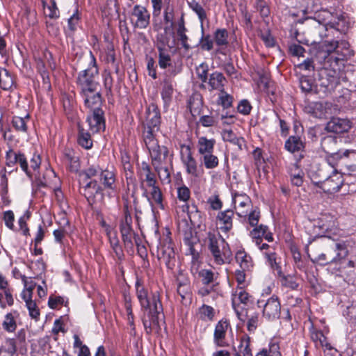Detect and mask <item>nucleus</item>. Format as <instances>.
Returning <instances> with one entry per match:
<instances>
[{
	"label": "nucleus",
	"mask_w": 356,
	"mask_h": 356,
	"mask_svg": "<svg viewBox=\"0 0 356 356\" xmlns=\"http://www.w3.org/2000/svg\"><path fill=\"white\" fill-rule=\"evenodd\" d=\"M337 139L336 137L327 136L322 138L321 146L326 154L334 155V156H338L341 152L339 151L335 152L337 149Z\"/></svg>",
	"instance_id": "nucleus-28"
},
{
	"label": "nucleus",
	"mask_w": 356,
	"mask_h": 356,
	"mask_svg": "<svg viewBox=\"0 0 356 356\" xmlns=\"http://www.w3.org/2000/svg\"><path fill=\"white\" fill-rule=\"evenodd\" d=\"M233 216V211L227 210L223 212L218 213V218L220 222H222L224 225L223 228L229 229L232 227V216Z\"/></svg>",
	"instance_id": "nucleus-55"
},
{
	"label": "nucleus",
	"mask_w": 356,
	"mask_h": 356,
	"mask_svg": "<svg viewBox=\"0 0 356 356\" xmlns=\"http://www.w3.org/2000/svg\"><path fill=\"white\" fill-rule=\"evenodd\" d=\"M281 305L277 297L272 296L264 305L263 315L269 320L278 318L280 314Z\"/></svg>",
	"instance_id": "nucleus-21"
},
{
	"label": "nucleus",
	"mask_w": 356,
	"mask_h": 356,
	"mask_svg": "<svg viewBox=\"0 0 356 356\" xmlns=\"http://www.w3.org/2000/svg\"><path fill=\"white\" fill-rule=\"evenodd\" d=\"M298 163L299 162H296L294 163V167L296 168L297 170L296 173H293L292 170L289 171L291 184L296 186H300L303 183L304 173L300 168Z\"/></svg>",
	"instance_id": "nucleus-48"
},
{
	"label": "nucleus",
	"mask_w": 356,
	"mask_h": 356,
	"mask_svg": "<svg viewBox=\"0 0 356 356\" xmlns=\"http://www.w3.org/2000/svg\"><path fill=\"white\" fill-rule=\"evenodd\" d=\"M190 8L197 15L202 23L207 19V14L203 6L199 1H188Z\"/></svg>",
	"instance_id": "nucleus-51"
},
{
	"label": "nucleus",
	"mask_w": 356,
	"mask_h": 356,
	"mask_svg": "<svg viewBox=\"0 0 356 356\" xmlns=\"http://www.w3.org/2000/svg\"><path fill=\"white\" fill-rule=\"evenodd\" d=\"M218 104L222 106L224 109L230 108L232 104V97L224 90V92H220V95H219Z\"/></svg>",
	"instance_id": "nucleus-59"
},
{
	"label": "nucleus",
	"mask_w": 356,
	"mask_h": 356,
	"mask_svg": "<svg viewBox=\"0 0 356 356\" xmlns=\"http://www.w3.org/2000/svg\"><path fill=\"white\" fill-rule=\"evenodd\" d=\"M26 306L29 310V315L32 318L37 320L40 316V311L35 301L29 300L26 301Z\"/></svg>",
	"instance_id": "nucleus-63"
},
{
	"label": "nucleus",
	"mask_w": 356,
	"mask_h": 356,
	"mask_svg": "<svg viewBox=\"0 0 356 356\" xmlns=\"http://www.w3.org/2000/svg\"><path fill=\"white\" fill-rule=\"evenodd\" d=\"M343 181L342 175L334 170L330 176L323 180L320 190L325 193H337L342 186Z\"/></svg>",
	"instance_id": "nucleus-11"
},
{
	"label": "nucleus",
	"mask_w": 356,
	"mask_h": 356,
	"mask_svg": "<svg viewBox=\"0 0 356 356\" xmlns=\"http://www.w3.org/2000/svg\"><path fill=\"white\" fill-rule=\"evenodd\" d=\"M300 86L302 91L305 92H309L315 90L313 81L308 76L300 77Z\"/></svg>",
	"instance_id": "nucleus-57"
},
{
	"label": "nucleus",
	"mask_w": 356,
	"mask_h": 356,
	"mask_svg": "<svg viewBox=\"0 0 356 356\" xmlns=\"http://www.w3.org/2000/svg\"><path fill=\"white\" fill-rule=\"evenodd\" d=\"M321 47L327 55L336 51L338 55L337 60H345L353 56V51L350 49V44L346 40H325L321 44Z\"/></svg>",
	"instance_id": "nucleus-9"
},
{
	"label": "nucleus",
	"mask_w": 356,
	"mask_h": 356,
	"mask_svg": "<svg viewBox=\"0 0 356 356\" xmlns=\"http://www.w3.org/2000/svg\"><path fill=\"white\" fill-rule=\"evenodd\" d=\"M254 73L251 72L252 79L264 85L265 88H267L268 79L267 75L265 74L263 67L261 66L257 65L254 67Z\"/></svg>",
	"instance_id": "nucleus-45"
},
{
	"label": "nucleus",
	"mask_w": 356,
	"mask_h": 356,
	"mask_svg": "<svg viewBox=\"0 0 356 356\" xmlns=\"http://www.w3.org/2000/svg\"><path fill=\"white\" fill-rule=\"evenodd\" d=\"M108 240L111 248H112L118 260H122L124 257V254L117 235L115 234L113 236H109Z\"/></svg>",
	"instance_id": "nucleus-42"
},
{
	"label": "nucleus",
	"mask_w": 356,
	"mask_h": 356,
	"mask_svg": "<svg viewBox=\"0 0 356 356\" xmlns=\"http://www.w3.org/2000/svg\"><path fill=\"white\" fill-rule=\"evenodd\" d=\"M14 77L6 68H0V87L3 90H8L14 86Z\"/></svg>",
	"instance_id": "nucleus-36"
},
{
	"label": "nucleus",
	"mask_w": 356,
	"mask_h": 356,
	"mask_svg": "<svg viewBox=\"0 0 356 356\" xmlns=\"http://www.w3.org/2000/svg\"><path fill=\"white\" fill-rule=\"evenodd\" d=\"M207 83L211 87V90H216L223 93L225 86L227 83V79L222 73L216 71L209 75Z\"/></svg>",
	"instance_id": "nucleus-27"
},
{
	"label": "nucleus",
	"mask_w": 356,
	"mask_h": 356,
	"mask_svg": "<svg viewBox=\"0 0 356 356\" xmlns=\"http://www.w3.org/2000/svg\"><path fill=\"white\" fill-rule=\"evenodd\" d=\"M351 128L350 120L343 118H333L326 125V130L335 134H343L348 132Z\"/></svg>",
	"instance_id": "nucleus-23"
},
{
	"label": "nucleus",
	"mask_w": 356,
	"mask_h": 356,
	"mask_svg": "<svg viewBox=\"0 0 356 356\" xmlns=\"http://www.w3.org/2000/svg\"><path fill=\"white\" fill-rule=\"evenodd\" d=\"M44 8V13L47 17L51 19H57L60 16L59 10L56 1H42Z\"/></svg>",
	"instance_id": "nucleus-41"
},
{
	"label": "nucleus",
	"mask_w": 356,
	"mask_h": 356,
	"mask_svg": "<svg viewBox=\"0 0 356 356\" xmlns=\"http://www.w3.org/2000/svg\"><path fill=\"white\" fill-rule=\"evenodd\" d=\"M17 345L15 338H6L0 347V356H14L17 353Z\"/></svg>",
	"instance_id": "nucleus-33"
},
{
	"label": "nucleus",
	"mask_w": 356,
	"mask_h": 356,
	"mask_svg": "<svg viewBox=\"0 0 356 356\" xmlns=\"http://www.w3.org/2000/svg\"><path fill=\"white\" fill-rule=\"evenodd\" d=\"M213 40L215 44L218 46L216 49V53L225 55V49L228 44V32L225 29H218L214 33Z\"/></svg>",
	"instance_id": "nucleus-26"
},
{
	"label": "nucleus",
	"mask_w": 356,
	"mask_h": 356,
	"mask_svg": "<svg viewBox=\"0 0 356 356\" xmlns=\"http://www.w3.org/2000/svg\"><path fill=\"white\" fill-rule=\"evenodd\" d=\"M78 144L86 149H90L92 147V140L90 134L84 129L81 125H78Z\"/></svg>",
	"instance_id": "nucleus-34"
},
{
	"label": "nucleus",
	"mask_w": 356,
	"mask_h": 356,
	"mask_svg": "<svg viewBox=\"0 0 356 356\" xmlns=\"http://www.w3.org/2000/svg\"><path fill=\"white\" fill-rule=\"evenodd\" d=\"M90 60L86 69L80 71L76 78V84L79 94L90 91L95 92L101 89L99 81V68L93 53L90 51Z\"/></svg>",
	"instance_id": "nucleus-3"
},
{
	"label": "nucleus",
	"mask_w": 356,
	"mask_h": 356,
	"mask_svg": "<svg viewBox=\"0 0 356 356\" xmlns=\"http://www.w3.org/2000/svg\"><path fill=\"white\" fill-rule=\"evenodd\" d=\"M229 327V323L227 319L222 318L216 325L213 342L218 347H225L227 345L225 341L227 331Z\"/></svg>",
	"instance_id": "nucleus-20"
},
{
	"label": "nucleus",
	"mask_w": 356,
	"mask_h": 356,
	"mask_svg": "<svg viewBox=\"0 0 356 356\" xmlns=\"http://www.w3.org/2000/svg\"><path fill=\"white\" fill-rule=\"evenodd\" d=\"M181 149L185 148L186 152V155L181 153V160L186 168V172L195 177H198L197 162L193 156L191 146L181 145Z\"/></svg>",
	"instance_id": "nucleus-15"
},
{
	"label": "nucleus",
	"mask_w": 356,
	"mask_h": 356,
	"mask_svg": "<svg viewBox=\"0 0 356 356\" xmlns=\"http://www.w3.org/2000/svg\"><path fill=\"white\" fill-rule=\"evenodd\" d=\"M208 65L205 63H201L196 68V73L197 77L202 81L203 83L207 82L208 80Z\"/></svg>",
	"instance_id": "nucleus-62"
},
{
	"label": "nucleus",
	"mask_w": 356,
	"mask_h": 356,
	"mask_svg": "<svg viewBox=\"0 0 356 356\" xmlns=\"http://www.w3.org/2000/svg\"><path fill=\"white\" fill-rule=\"evenodd\" d=\"M165 70H166L164 72L163 80L172 81L174 77L182 72L183 64L181 60L174 61L171 63L170 66H168V68Z\"/></svg>",
	"instance_id": "nucleus-38"
},
{
	"label": "nucleus",
	"mask_w": 356,
	"mask_h": 356,
	"mask_svg": "<svg viewBox=\"0 0 356 356\" xmlns=\"http://www.w3.org/2000/svg\"><path fill=\"white\" fill-rule=\"evenodd\" d=\"M103 82L106 92V95L109 97L113 95L112 88L113 85V79L110 71L105 70L103 74Z\"/></svg>",
	"instance_id": "nucleus-49"
},
{
	"label": "nucleus",
	"mask_w": 356,
	"mask_h": 356,
	"mask_svg": "<svg viewBox=\"0 0 356 356\" xmlns=\"http://www.w3.org/2000/svg\"><path fill=\"white\" fill-rule=\"evenodd\" d=\"M6 165L8 168H11L8 173L13 171H17V164H19L22 170L25 172L29 179L33 178V173L30 170L28 164L27 158L24 152L20 150L15 151L12 148H9L5 155Z\"/></svg>",
	"instance_id": "nucleus-6"
},
{
	"label": "nucleus",
	"mask_w": 356,
	"mask_h": 356,
	"mask_svg": "<svg viewBox=\"0 0 356 356\" xmlns=\"http://www.w3.org/2000/svg\"><path fill=\"white\" fill-rule=\"evenodd\" d=\"M26 119H29V115H27L24 118L19 116L13 117L11 124L16 131L24 133H26L27 131Z\"/></svg>",
	"instance_id": "nucleus-46"
},
{
	"label": "nucleus",
	"mask_w": 356,
	"mask_h": 356,
	"mask_svg": "<svg viewBox=\"0 0 356 356\" xmlns=\"http://www.w3.org/2000/svg\"><path fill=\"white\" fill-rule=\"evenodd\" d=\"M284 148L292 154L298 153L296 162H300L304 158L305 144L298 136H291L284 143Z\"/></svg>",
	"instance_id": "nucleus-16"
},
{
	"label": "nucleus",
	"mask_w": 356,
	"mask_h": 356,
	"mask_svg": "<svg viewBox=\"0 0 356 356\" xmlns=\"http://www.w3.org/2000/svg\"><path fill=\"white\" fill-rule=\"evenodd\" d=\"M198 276L204 285H212L215 286L218 283L216 282L217 276L209 269H202L198 272Z\"/></svg>",
	"instance_id": "nucleus-39"
},
{
	"label": "nucleus",
	"mask_w": 356,
	"mask_h": 356,
	"mask_svg": "<svg viewBox=\"0 0 356 356\" xmlns=\"http://www.w3.org/2000/svg\"><path fill=\"white\" fill-rule=\"evenodd\" d=\"M80 95L83 99L84 106L90 109L94 110L97 108H102L104 99L102 94V88L98 89L95 92H86L81 93Z\"/></svg>",
	"instance_id": "nucleus-17"
},
{
	"label": "nucleus",
	"mask_w": 356,
	"mask_h": 356,
	"mask_svg": "<svg viewBox=\"0 0 356 356\" xmlns=\"http://www.w3.org/2000/svg\"><path fill=\"white\" fill-rule=\"evenodd\" d=\"M191 197V191L185 185L177 188V198L182 202H187Z\"/></svg>",
	"instance_id": "nucleus-64"
},
{
	"label": "nucleus",
	"mask_w": 356,
	"mask_h": 356,
	"mask_svg": "<svg viewBox=\"0 0 356 356\" xmlns=\"http://www.w3.org/2000/svg\"><path fill=\"white\" fill-rule=\"evenodd\" d=\"M215 143L216 140L214 139H208L205 136L200 137L197 141L198 153L201 156L213 153Z\"/></svg>",
	"instance_id": "nucleus-32"
},
{
	"label": "nucleus",
	"mask_w": 356,
	"mask_h": 356,
	"mask_svg": "<svg viewBox=\"0 0 356 356\" xmlns=\"http://www.w3.org/2000/svg\"><path fill=\"white\" fill-rule=\"evenodd\" d=\"M202 163L207 169H213L219 164V160L213 153H209L202 156Z\"/></svg>",
	"instance_id": "nucleus-47"
},
{
	"label": "nucleus",
	"mask_w": 356,
	"mask_h": 356,
	"mask_svg": "<svg viewBox=\"0 0 356 356\" xmlns=\"http://www.w3.org/2000/svg\"><path fill=\"white\" fill-rule=\"evenodd\" d=\"M168 42V40L167 38H163L160 40L156 44L159 57L158 63L159 67L162 70L167 69L168 66H170V64L172 63L170 51L165 47Z\"/></svg>",
	"instance_id": "nucleus-19"
},
{
	"label": "nucleus",
	"mask_w": 356,
	"mask_h": 356,
	"mask_svg": "<svg viewBox=\"0 0 356 356\" xmlns=\"http://www.w3.org/2000/svg\"><path fill=\"white\" fill-rule=\"evenodd\" d=\"M134 239L135 241H136V240L138 241V239H139L138 236H128L122 237V240L124 243V248H125L127 252L130 254H133L134 252V243L133 241Z\"/></svg>",
	"instance_id": "nucleus-60"
},
{
	"label": "nucleus",
	"mask_w": 356,
	"mask_h": 356,
	"mask_svg": "<svg viewBox=\"0 0 356 356\" xmlns=\"http://www.w3.org/2000/svg\"><path fill=\"white\" fill-rule=\"evenodd\" d=\"M61 220L63 222V225L59 229H55L53 232L55 242L60 245L63 244V239L67 234L66 227L70 225V221L67 218H63Z\"/></svg>",
	"instance_id": "nucleus-40"
},
{
	"label": "nucleus",
	"mask_w": 356,
	"mask_h": 356,
	"mask_svg": "<svg viewBox=\"0 0 356 356\" xmlns=\"http://www.w3.org/2000/svg\"><path fill=\"white\" fill-rule=\"evenodd\" d=\"M159 129L155 128H146L145 127V131L143 132V138L147 147H150L159 145L156 140L155 139V132Z\"/></svg>",
	"instance_id": "nucleus-44"
},
{
	"label": "nucleus",
	"mask_w": 356,
	"mask_h": 356,
	"mask_svg": "<svg viewBox=\"0 0 356 356\" xmlns=\"http://www.w3.org/2000/svg\"><path fill=\"white\" fill-rule=\"evenodd\" d=\"M63 160L68 166L70 172H77L80 168L79 157L70 148H65L63 152Z\"/></svg>",
	"instance_id": "nucleus-25"
},
{
	"label": "nucleus",
	"mask_w": 356,
	"mask_h": 356,
	"mask_svg": "<svg viewBox=\"0 0 356 356\" xmlns=\"http://www.w3.org/2000/svg\"><path fill=\"white\" fill-rule=\"evenodd\" d=\"M19 312L17 310L6 314L2 322V328L4 331L12 333L17 329L16 318L19 316Z\"/></svg>",
	"instance_id": "nucleus-31"
},
{
	"label": "nucleus",
	"mask_w": 356,
	"mask_h": 356,
	"mask_svg": "<svg viewBox=\"0 0 356 356\" xmlns=\"http://www.w3.org/2000/svg\"><path fill=\"white\" fill-rule=\"evenodd\" d=\"M332 104L327 102H313L305 106V111L316 118H323L327 114H332Z\"/></svg>",
	"instance_id": "nucleus-13"
},
{
	"label": "nucleus",
	"mask_w": 356,
	"mask_h": 356,
	"mask_svg": "<svg viewBox=\"0 0 356 356\" xmlns=\"http://www.w3.org/2000/svg\"><path fill=\"white\" fill-rule=\"evenodd\" d=\"M170 234L171 233L167 231V235L160 239L157 247V257L159 260L163 261L168 268L172 269L175 266V252Z\"/></svg>",
	"instance_id": "nucleus-8"
},
{
	"label": "nucleus",
	"mask_w": 356,
	"mask_h": 356,
	"mask_svg": "<svg viewBox=\"0 0 356 356\" xmlns=\"http://www.w3.org/2000/svg\"><path fill=\"white\" fill-rule=\"evenodd\" d=\"M135 288L141 310L144 312L141 320L146 333L150 334L154 330L159 332L160 321L165 318L160 292H152L149 296L147 289L144 286L143 280L139 278L136 279Z\"/></svg>",
	"instance_id": "nucleus-1"
},
{
	"label": "nucleus",
	"mask_w": 356,
	"mask_h": 356,
	"mask_svg": "<svg viewBox=\"0 0 356 356\" xmlns=\"http://www.w3.org/2000/svg\"><path fill=\"white\" fill-rule=\"evenodd\" d=\"M100 179L105 188L115 190V173L113 170L108 169L101 170Z\"/></svg>",
	"instance_id": "nucleus-35"
},
{
	"label": "nucleus",
	"mask_w": 356,
	"mask_h": 356,
	"mask_svg": "<svg viewBox=\"0 0 356 356\" xmlns=\"http://www.w3.org/2000/svg\"><path fill=\"white\" fill-rule=\"evenodd\" d=\"M183 241L184 244L188 247L191 254L194 256L195 254H197L194 248L195 244L197 243V239L195 236H193L191 231L185 233Z\"/></svg>",
	"instance_id": "nucleus-53"
},
{
	"label": "nucleus",
	"mask_w": 356,
	"mask_h": 356,
	"mask_svg": "<svg viewBox=\"0 0 356 356\" xmlns=\"http://www.w3.org/2000/svg\"><path fill=\"white\" fill-rule=\"evenodd\" d=\"M348 254V250L344 242L332 241L327 250V254L322 253L312 261L323 266L329 263L337 264L344 259Z\"/></svg>",
	"instance_id": "nucleus-5"
},
{
	"label": "nucleus",
	"mask_w": 356,
	"mask_h": 356,
	"mask_svg": "<svg viewBox=\"0 0 356 356\" xmlns=\"http://www.w3.org/2000/svg\"><path fill=\"white\" fill-rule=\"evenodd\" d=\"M339 78L336 71L323 69L319 72L318 78L315 84V92L325 95L332 92L339 84Z\"/></svg>",
	"instance_id": "nucleus-7"
},
{
	"label": "nucleus",
	"mask_w": 356,
	"mask_h": 356,
	"mask_svg": "<svg viewBox=\"0 0 356 356\" xmlns=\"http://www.w3.org/2000/svg\"><path fill=\"white\" fill-rule=\"evenodd\" d=\"M200 318L202 320H209L212 321L214 317V309L212 307L203 305L202 307L200 308Z\"/></svg>",
	"instance_id": "nucleus-58"
},
{
	"label": "nucleus",
	"mask_w": 356,
	"mask_h": 356,
	"mask_svg": "<svg viewBox=\"0 0 356 356\" xmlns=\"http://www.w3.org/2000/svg\"><path fill=\"white\" fill-rule=\"evenodd\" d=\"M146 128H155L159 129L161 124V113L158 106L155 103H151L146 111Z\"/></svg>",
	"instance_id": "nucleus-18"
},
{
	"label": "nucleus",
	"mask_w": 356,
	"mask_h": 356,
	"mask_svg": "<svg viewBox=\"0 0 356 356\" xmlns=\"http://www.w3.org/2000/svg\"><path fill=\"white\" fill-rule=\"evenodd\" d=\"M267 229V226L260 225L259 226L254 227L250 232V236L253 239L255 240V243L257 245L260 244V242L261 241V237H263L265 235Z\"/></svg>",
	"instance_id": "nucleus-54"
},
{
	"label": "nucleus",
	"mask_w": 356,
	"mask_h": 356,
	"mask_svg": "<svg viewBox=\"0 0 356 356\" xmlns=\"http://www.w3.org/2000/svg\"><path fill=\"white\" fill-rule=\"evenodd\" d=\"M132 15L136 17L135 26L139 29H145L149 24V13L144 6H134Z\"/></svg>",
	"instance_id": "nucleus-24"
},
{
	"label": "nucleus",
	"mask_w": 356,
	"mask_h": 356,
	"mask_svg": "<svg viewBox=\"0 0 356 356\" xmlns=\"http://www.w3.org/2000/svg\"><path fill=\"white\" fill-rule=\"evenodd\" d=\"M141 170L143 173L141 174L140 188L144 190L143 195L147 197V191L144 186V182H146L147 186L153 188L157 186L156 179L155 175L151 171V168L147 162H142Z\"/></svg>",
	"instance_id": "nucleus-22"
},
{
	"label": "nucleus",
	"mask_w": 356,
	"mask_h": 356,
	"mask_svg": "<svg viewBox=\"0 0 356 356\" xmlns=\"http://www.w3.org/2000/svg\"><path fill=\"white\" fill-rule=\"evenodd\" d=\"M3 220L5 222L6 226L13 230L17 231V229L14 225L15 221V216L14 213L11 210L6 211L3 213Z\"/></svg>",
	"instance_id": "nucleus-61"
},
{
	"label": "nucleus",
	"mask_w": 356,
	"mask_h": 356,
	"mask_svg": "<svg viewBox=\"0 0 356 356\" xmlns=\"http://www.w3.org/2000/svg\"><path fill=\"white\" fill-rule=\"evenodd\" d=\"M223 138L224 140L229 141L232 144L237 145L240 150L243 149L242 146L245 143L243 138L236 137L232 131L229 130L225 131L223 136Z\"/></svg>",
	"instance_id": "nucleus-52"
},
{
	"label": "nucleus",
	"mask_w": 356,
	"mask_h": 356,
	"mask_svg": "<svg viewBox=\"0 0 356 356\" xmlns=\"http://www.w3.org/2000/svg\"><path fill=\"white\" fill-rule=\"evenodd\" d=\"M31 216V211L26 210L18 220L19 231H21L22 234L26 237L31 235L30 229L27 224V221L30 219Z\"/></svg>",
	"instance_id": "nucleus-43"
},
{
	"label": "nucleus",
	"mask_w": 356,
	"mask_h": 356,
	"mask_svg": "<svg viewBox=\"0 0 356 356\" xmlns=\"http://www.w3.org/2000/svg\"><path fill=\"white\" fill-rule=\"evenodd\" d=\"M234 277L238 285L232 293V303L233 309L241 321V323L237 324V327L239 329L245 322V269L243 268L236 269L234 272Z\"/></svg>",
	"instance_id": "nucleus-4"
},
{
	"label": "nucleus",
	"mask_w": 356,
	"mask_h": 356,
	"mask_svg": "<svg viewBox=\"0 0 356 356\" xmlns=\"http://www.w3.org/2000/svg\"><path fill=\"white\" fill-rule=\"evenodd\" d=\"M80 193L86 198L90 205L96 202L97 195H100L102 198L104 196L103 188L95 179L86 181V185L80 188Z\"/></svg>",
	"instance_id": "nucleus-12"
},
{
	"label": "nucleus",
	"mask_w": 356,
	"mask_h": 356,
	"mask_svg": "<svg viewBox=\"0 0 356 356\" xmlns=\"http://www.w3.org/2000/svg\"><path fill=\"white\" fill-rule=\"evenodd\" d=\"M202 106L203 100L200 94H193L190 97L188 107L193 117L195 118L201 114Z\"/></svg>",
	"instance_id": "nucleus-29"
},
{
	"label": "nucleus",
	"mask_w": 356,
	"mask_h": 356,
	"mask_svg": "<svg viewBox=\"0 0 356 356\" xmlns=\"http://www.w3.org/2000/svg\"><path fill=\"white\" fill-rule=\"evenodd\" d=\"M150 196L160 209H164V205L163 204V195L159 186L152 188Z\"/></svg>",
	"instance_id": "nucleus-56"
},
{
	"label": "nucleus",
	"mask_w": 356,
	"mask_h": 356,
	"mask_svg": "<svg viewBox=\"0 0 356 356\" xmlns=\"http://www.w3.org/2000/svg\"><path fill=\"white\" fill-rule=\"evenodd\" d=\"M86 122L92 133L104 131L106 129L104 111L102 108L90 110V113L86 118Z\"/></svg>",
	"instance_id": "nucleus-10"
},
{
	"label": "nucleus",
	"mask_w": 356,
	"mask_h": 356,
	"mask_svg": "<svg viewBox=\"0 0 356 356\" xmlns=\"http://www.w3.org/2000/svg\"><path fill=\"white\" fill-rule=\"evenodd\" d=\"M152 159V165L155 170L161 169V164H165L168 159L169 151L167 147L154 145L149 149Z\"/></svg>",
	"instance_id": "nucleus-14"
},
{
	"label": "nucleus",
	"mask_w": 356,
	"mask_h": 356,
	"mask_svg": "<svg viewBox=\"0 0 356 356\" xmlns=\"http://www.w3.org/2000/svg\"><path fill=\"white\" fill-rule=\"evenodd\" d=\"M173 18L174 6L170 3V1H168L164 10V20L165 23H170V26L165 27L164 30L165 33H167L168 30H170L173 28Z\"/></svg>",
	"instance_id": "nucleus-50"
},
{
	"label": "nucleus",
	"mask_w": 356,
	"mask_h": 356,
	"mask_svg": "<svg viewBox=\"0 0 356 356\" xmlns=\"http://www.w3.org/2000/svg\"><path fill=\"white\" fill-rule=\"evenodd\" d=\"M174 92V86L172 81L163 80V86L161 91V95L163 102V107L168 108L172 102Z\"/></svg>",
	"instance_id": "nucleus-30"
},
{
	"label": "nucleus",
	"mask_w": 356,
	"mask_h": 356,
	"mask_svg": "<svg viewBox=\"0 0 356 356\" xmlns=\"http://www.w3.org/2000/svg\"><path fill=\"white\" fill-rule=\"evenodd\" d=\"M213 262L217 265H222L229 262L232 256L229 244L218 231L209 232L204 239Z\"/></svg>",
	"instance_id": "nucleus-2"
},
{
	"label": "nucleus",
	"mask_w": 356,
	"mask_h": 356,
	"mask_svg": "<svg viewBox=\"0 0 356 356\" xmlns=\"http://www.w3.org/2000/svg\"><path fill=\"white\" fill-rule=\"evenodd\" d=\"M132 218H121L119 224V229L121 236H138V234L133 229Z\"/></svg>",
	"instance_id": "nucleus-37"
}]
</instances>
